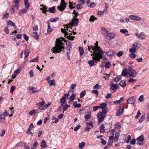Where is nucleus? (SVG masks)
I'll return each mask as SVG.
<instances>
[{
  "label": "nucleus",
  "mask_w": 149,
  "mask_h": 149,
  "mask_svg": "<svg viewBox=\"0 0 149 149\" xmlns=\"http://www.w3.org/2000/svg\"><path fill=\"white\" fill-rule=\"evenodd\" d=\"M20 72L21 69L20 68H19L17 70L15 71L13 74H15L17 76V74L18 73H20Z\"/></svg>",
  "instance_id": "09e8293b"
},
{
  "label": "nucleus",
  "mask_w": 149,
  "mask_h": 149,
  "mask_svg": "<svg viewBox=\"0 0 149 149\" xmlns=\"http://www.w3.org/2000/svg\"><path fill=\"white\" fill-rule=\"evenodd\" d=\"M9 14L8 13H6L3 15L2 17V19H7L9 16Z\"/></svg>",
  "instance_id": "c03bdc74"
},
{
  "label": "nucleus",
  "mask_w": 149,
  "mask_h": 149,
  "mask_svg": "<svg viewBox=\"0 0 149 149\" xmlns=\"http://www.w3.org/2000/svg\"><path fill=\"white\" fill-rule=\"evenodd\" d=\"M43 148L47 147L46 143L44 140H42L40 145Z\"/></svg>",
  "instance_id": "58836bf2"
},
{
  "label": "nucleus",
  "mask_w": 149,
  "mask_h": 149,
  "mask_svg": "<svg viewBox=\"0 0 149 149\" xmlns=\"http://www.w3.org/2000/svg\"><path fill=\"white\" fill-rule=\"evenodd\" d=\"M73 105L74 106L75 108L77 107L80 108L81 106V105L80 104H77V102H75L73 103Z\"/></svg>",
  "instance_id": "2f4dec72"
},
{
  "label": "nucleus",
  "mask_w": 149,
  "mask_h": 149,
  "mask_svg": "<svg viewBox=\"0 0 149 149\" xmlns=\"http://www.w3.org/2000/svg\"><path fill=\"white\" fill-rule=\"evenodd\" d=\"M66 34H65V37H66V38H68V39L72 40H74V36H71L70 35H68V33L67 34L66 33H65Z\"/></svg>",
  "instance_id": "f3484780"
},
{
  "label": "nucleus",
  "mask_w": 149,
  "mask_h": 149,
  "mask_svg": "<svg viewBox=\"0 0 149 149\" xmlns=\"http://www.w3.org/2000/svg\"><path fill=\"white\" fill-rule=\"evenodd\" d=\"M4 30V32L6 33H9V30L8 29V26H6Z\"/></svg>",
  "instance_id": "774afa93"
},
{
  "label": "nucleus",
  "mask_w": 149,
  "mask_h": 149,
  "mask_svg": "<svg viewBox=\"0 0 149 149\" xmlns=\"http://www.w3.org/2000/svg\"><path fill=\"white\" fill-rule=\"evenodd\" d=\"M79 54L80 56H82L84 53V51L83 49L81 47H79Z\"/></svg>",
  "instance_id": "f704fd0d"
},
{
  "label": "nucleus",
  "mask_w": 149,
  "mask_h": 149,
  "mask_svg": "<svg viewBox=\"0 0 149 149\" xmlns=\"http://www.w3.org/2000/svg\"><path fill=\"white\" fill-rule=\"evenodd\" d=\"M67 95V97L68 99L72 101H73L76 96V95L74 94V92L73 91H69L68 92Z\"/></svg>",
  "instance_id": "39448f33"
},
{
  "label": "nucleus",
  "mask_w": 149,
  "mask_h": 149,
  "mask_svg": "<svg viewBox=\"0 0 149 149\" xmlns=\"http://www.w3.org/2000/svg\"><path fill=\"white\" fill-rule=\"evenodd\" d=\"M5 116L3 114H1L0 115V120L2 123L4 122Z\"/></svg>",
  "instance_id": "7c9ffc66"
},
{
  "label": "nucleus",
  "mask_w": 149,
  "mask_h": 149,
  "mask_svg": "<svg viewBox=\"0 0 149 149\" xmlns=\"http://www.w3.org/2000/svg\"><path fill=\"white\" fill-rule=\"evenodd\" d=\"M106 54L107 55L110 56L114 55L115 53L113 52L112 51L110 50L108 52H106Z\"/></svg>",
  "instance_id": "c85d7f7f"
},
{
  "label": "nucleus",
  "mask_w": 149,
  "mask_h": 149,
  "mask_svg": "<svg viewBox=\"0 0 149 149\" xmlns=\"http://www.w3.org/2000/svg\"><path fill=\"white\" fill-rule=\"evenodd\" d=\"M79 22V19L77 18H74L72 20V22L70 24L71 26L72 25L76 26Z\"/></svg>",
  "instance_id": "ddd939ff"
},
{
  "label": "nucleus",
  "mask_w": 149,
  "mask_h": 149,
  "mask_svg": "<svg viewBox=\"0 0 149 149\" xmlns=\"http://www.w3.org/2000/svg\"><path fill=\"white\" fill-rule=\"evenodd\" d=\"M107 104L105 103H102L100 105L99 107L102 109L105 108L107 106Z\"/></svg>",
  "instance_id": "72a5a7b5"
},
{
  "label": "nucleus",
  "mask_w": 149,
  "mask_h": 149,
  "mask_svg": "<svg viewBox=\"0 0 149 149\" xmlns=\"http://www.w3.org/2000/svg\"><path fill=\"white\" fill-rule=\"evenodd\" d=\"M24 53L25 55V57L26 58L29 55L30 53V52L28 51V50H27L26 49L24 51Z\"/></svg>",
  "instance_id": "49530a36"
},
{
  "label": "nucleus",
  "mask_w": 149,
  "mask_h": 149,
  "mask_svg": "<svg viewBox=\"0 0 149 149\" xmlns=\"http://www.w3.org/2000/svg\"><path fill=\"white\" fill-rule=\"evenodd\" d=\"M67 5V3H65V0H61V4L57 8L60 11H63L66 7Z\"/></svg>",
  "instance_id": "20e7f679"
},
{
  "label": "nucleus",
  "mask_w": 149,
  "mask_h": 149,
  "mask_svg": "<svg viewBox=\"0 0 149 149\" xmlns=\"http://www.w3.org/2000/svg\"><path fill=\"white\" fill-rule=\"evenodd\" d=\"M34 126L33 125V123H31L30 125L29 126V127L26 132V133L28 134H29V132H30V131L32 130V128H34Z\"/></svg>",
  "instance_id": "412c9836"
},
{
  "label": "nucleus",
  "mask_w": 149,
  "mask_h": 149,
  "mask_svg": "<svg viewBox=\"0 0 149 149\" xmlns=\"http://www.w3.org/2000/svg\"><path fill=\"white\" fill-rule=\"evenodd\" d=\"M70 52V49L68 48L67 49V54L68 56V59L69 60L70 59V55L69 54Z\"/></svg>",
  "instance_id": "3c124183"
},
{
  "label": "nucleus",
  "mask_w": 149,
  "mask_h": 149,
  "mask_svg": "<svg viewBox=\"0 0 149 149\" xmlns=\"http://www.w3.org/2000/svg\"><path fill=\"white\" fill-rule=\"evenodd\" d=\"M121 75L118 76L114 79V81L116 82H118L121 79Z\"/></svg>",
  "instance_id": "37998d69"
},
{
  "label": "nucleus",
  "mask_w": 149,
  "mask_h": 149,
  "mask_svg": "<svg viewBox=\"0 0 149 149\" xmlns=\"http://www.w3.org/2000/svg\"><path fill=\"white\" fill-rule=\"evenodd\" d=\"M100 131L101 132H103L104 131V127L103 124H102L100 127Z\"/></svg>",
  "instance_id": "c756f323"
},
{
  "label": "nucleus",
  "mask_w": 149,
  "mask_h": 149,
  "mask_svg": "<svg viewBox=\"0 0 149 149\" xmlns=\"http://www.w3.org/2000/svg\"><path fill=\"white\" fill-rule=\"evenodd\" d=\"M120 32L121 33L126 34L127 33H128V31L126 29H121L120 30Z\"/></svg>",
  "instance_id": "603ef678"
},
{
  "label": "nucleus",
  "mask_w": 149,
  "mask_h": 149,
  "mask_svg": "<svg viewBox=\"0 0 149 149\" xmlns=\"http://www.w3.org/2000/svg\"><path fill=\"white\" fill-rule=\"evenodd\" d=\"M127 73L128 74V72L127 70L125 69H124L122 72V75L125 76L127 74Z\"/></svg>",
  "instance_id": "e433bc0d"
},
{
  "label": "nucleus",
  "mask_w": 149,
  "mask_h": 149,
  "mask_svg": "<svg viewBox=\"0 0 149 149\" xmlns=\"http://www.w3.org/2000/svg\"><path fill=\"white\" fill-rule=\"evenodd\" d=\"M32 36L34 37L36 39H38L39 38L38 34L36 32H34L32 33Z\"/></svg>",
  "instance_id": "c9c22d12"
},
{
  "label": "nucleus",
  "mask_w": 149,
  "mask_h": 149,
  "mask_svg": "<svg viewBox=\"0 0 149 149\" xmlns=\"http://www.w3.org/2000/svg\"><path fill=\"white\" fill-rule=\"evenodd\" d=\"M143 95H141L139 97L138 99V101L141 102H143L144 101V99L143 98Z\"/></svg>",
  "instance_id": "a19ab883"
},
{
  "label": "nucleus",
  "mask_w": 149,
  "mask_h": 149,
  "mask_svg": "<svg viewBox=\"0 0 149 149\" xmlns=\"http://www.w3.org/2000/svg\"><path fill=\"white\" fill-rule=\"evenodd\" d=\"M92 59L93 60H91L88 61V63L90 65V67L92 66H93L94 64V60L92 58ZM96 63V62H95Z\"/></svg>",
  "instance_id": "79ce46f5"
},
{
  "label": "nucleus",
  "mask_w": 149,
  "mask_h": 149,
  "mask_svg": "<svg viewBox=\"0 0 149 149\" xmlns=\"http://www.w3.org/2000/svg\"><path fill=\"white\" fill-rule=\"evenodd\" d=\"M38 143L37 141H35V143L33 145L32 147H31V149H35L36 147L38 145Z\"/></svg>",
  "instance_id": "bf43d9fd"
},
{
  "label": "nucleus",
  "mask_w": 149,
  "mask_h": 149,
  "mask_svg": "<svg viewBox=\"0 0 149 149\" xmlns=\"http://www.w3.org/2000/svg\"><path fill=\"white\" fill-rule=\"evenodd\" d=\"M137 81V79H134L133 77H130L128 80L129 82H131L132 83L134 84Z\"/></svg>",
  "instance_id": "6ab92c4d"
},
{
  "label": "nucleus",
  "mask_w": 149,
  "mask_h": 149,
  "mask_svg": "<svg viewBox=\"0 0 149 149\" xmlns=\"http://www.w3.org/2000/svg\"><path fill=\"white\" fill-rule=\"evenodd\" d=\"M86 94V91H84L81 92L80 93V98H81L84 97Z\"/></svg>",
  "instance_id": "8fccbe9b"
},
{
  "label": "nucleus",
  "mask_w": 149,
  "mask_h": 149,
  "mask_svg": "<svg viewBox=\"0 0 149 149\" xmlns=\"http://www.w3.org/2000/svg\"><path fill=\"white\" fill-rule=\"evenodd\" d=\"M115 127L117 129H120L121 128V126L120 124L118 122L114 125Z\"/></svg>",
  "instance_id": "4c0bfd02"
},
{
  "label": "nucleus",
  "mask_w": 149,
  "mask_h": 149,
  "mask_svg": "<svg viewBox=\"0 0 149 149\" xmlns=\"http://www.w3.org/2000/svg\"><path fill=\"white\" fill-rule=\"evenodd\" d=\"M129 56L131 58H135L136 55L133 53H131L130 54Z\"/></svg>",
  "instance_id": "69168bd1"
},
{
  "label": "nucleus",
  "mask_w": 149,
  "mask_h": 149,
  "mask_svg": "<svg viewBox=\"0 0 149 149\" xmlns=\"http://www.w3.org/2000/svg\"><path fill=\"white\" fill-rule=\"evenodd\" d=\"M116 86H118V84H116V86L114 84H113L111 86V89L112 90H114L116 89Z\"/></svg>",
  "instance_id": "864d4df0"
},
{
  "label": "nucleus",
  "mask_w": 149,
  "mask_h": 149,
  "mask_svg": "<svg viewBox=\"0 0 149 149\" xmlns=\"http://www.w3.org/2000/svg\"><path fill=\"white\" fill-rule=\"evenodd\" d=\"M101 33L104 35L105 36L108 33V30L105 28L103 27L101 29Z\"/></svg>",
  "instance_id": "dca6fc26"
},
{
  "label": "nucleus",
  "mask_w": 149,
  "mask_h": 149,
  "mask_svg": "<svg viewBox=\"0 0 149 149\" xmlns=\"http://www.w3.org/2000/svg\"><path fill=\"white\" fill-rule=\"evenodd\" d=\"M24 3L25 7L29 8V4L28 0H24Z\"/></svg>",
  "instance_id": "de8ad7c7"
},
{
  "label": "nucleus",
  "mask_w": 149,
  "mask_h": 149,
  "mask_svg": "<svg viewBox=\"0 0 149 149\" xmlns=\"http://www.w3.org/2000/svg\"><path fill=\"white\" fill-rule=\"evenodd\" d=\"M85 143L84 142H82L81 143H79V147L80 149L83 148L85 145Z\"/></svg>",
  "instance_id": "bb28decb"
},
{
  "label": "nucleus",
  "mask_w": 149,
  "mask_h": 149,
  "mask_svg": "<svg viewBox=\"0 0 149 149\" xmlns=\"http://www.w3.org/2000/svg\"><path fill=\"white\" fill-rule=\"evenodd\" d=\"M110 65L111 64L110 62H108L105 64L104 67L105 68H109Z\"/></svg>",
  "instance_id": "4d7b16f0"
},
{
  "label": "nucleus",
  "mask_w": 149,
  "mask_h": 149,
  "mask_svg": "<svg viewBox=\"0 0 149 149\" xmlns=\"http://www.w3.org/2000/svg\"><path fill=\"white\" fill-rule=\"evenodd\" d=\"M29 90H32L33 91V93H36L38 91V90L36 88L33 87L32 86H30L29 87Z\"/></svg>",
  "instance_id": "cd10ccee"
},
{
  "label": "nucleus",
  "mask_w": 149,
  "mask_h": 149,
  "mask_svg": "<svg viewBox=\"0 0 149 149\" xmlns=\"http://www.w3.org/2000/svg\"><path fill=\"white\" fill-rule=\"evenodd\" d=\"M141 115V113L140 112V110H139L137 112V114L135 116V118H138L139 117H140Z\"/></svg>",
  "instance_id": "e2e57ef3"
},
{
  "label": "nucleus",
  "mask_w": 149,
  "mask_h": 149,
  "mask_svg": "<svg viewBox=\"0 0 149 149\" xmlns=\"http://www.w3.org/2000/svg\"><path fill=\"white\" fill-rule=\"evenodd\" d=\"M52 120H54L53 122V123H56L59 121V120L58 119V118H56V117H53Z\"/></svg>",
  "instance_id": "0e129e2a"
},
{
  "label": "nucleus",
  "mask_w": 149,
  "mask_h": 149,
  "mask_svg": "<svg viewBox=\"0 0 149 149\" xmlns=\"http://www.w3.org/2000/svg\"><path fill=\"white\" fill-rule=\"evenodd\" d=\"M84 117L86 120L87 121L91 118V116L90 115L88 114L85 115Z\"/></svg>",
  "instance_id": "052dcab7"
},
{
  "label": "nucleus",
  "mask_w": 149,
  "mask_h": 149,
  "mask_svg": "<svg viewBox=\"0 0 149 149\" xmlns=\"http://www.w3.org/2000/svg\"><path fill=\"white\" fill-rule=\"evenodd\" d=\"M135 35H136L138 37L142 39H143L146 37V35L143 32H141L140 33H135Z\"/></svg>",
  "instance_id": "1a4fd4ad"
},
{
  "label": "nucleus",
  "mask_w": 149,
  "mask_h": 149,
  "mask_svg": "<svg viewBox=\"0 0 149 149\" xmlns=\"http://www.w3.org/2000/svg\"><path fill=\"white\" fill-rule=\"evenodd\" d=\"M40 6H42V8H41L40 9L42 10V13H46V11H48V10H47V8L45 6H44L43 5H40Z\"/></svg>",
  "instance_id": "2eb2a0df"
},
{
  "label": "nucleus",
  "mask_w": 149,
  "mask_h": 149,
  "mask_svg": "<svg viewBox=\"0 0 149 149\" xmlns=\"http://www.w3.org/2000/svg\"><path fill=\"white\" fill-rule=\"evenodd\" d=\"M55 7L53 6L52 8H50L48 9V11L52 13H55Z\"/></svg>",
  "instance_id": "393cba45"
},
{
  "label": "nucleus",
  "mask_w": 149,
  "mask_h": 149,
  "mask_svg": "<svg viewBox=\"0 0 149 149\" xmlns=\"http://www.w3.org/2000/svg\"><path fill=\"white\" fill-rule=\"evenodd\" d=\"M38 56H37L36 57V58H33V59L30 60L29 61V62H38Z\"/></svg>",
  "instance_id": "13d9d810"
},
{
  "label": "nucleus",
  "mask_w": 149,
  "mask_h": 149,
  "mask_svg": "<svg viewBox=\"0 0 149 149\" xmlns=\"http://www.w3.org/2000/svg\"><path fill=\"white\" fill-rule=\"evenodd\" d=\"M95 19L96 18L94 16L92 15L90 18L89 21L93 22Z\"/></svg>",
  "instance_id": "6e6d98bb"
},
{
  "label": "nucleus",
  "mask_w": 149,
  "mask_h": 149,
  "mask_svg": "<svg viewBox=\"0 0 149 149\" xmlns=\"http://www.w3.org/2000/svg\"><path fill=\"white\" fill-rule=\"evenodd\" d=\"M63 43L62 42V40L60 39L56 40V42L55 47H53L51 51L54 53H59L65 49V47L63 46Z\"/></svg>",
  "instance_id": "f03ea898"
},
{
  "label": "nucleus",
  "mask_w": 149,
  "mask_h": 149,
  "mask_svg": "<svg viewBox=\"0 0 149 149\" xmlns=\"http://www.w3.org/2000/svg\"><path fill=\"white\" fill-rule=\"evenodd\" d=\"M130 19L132 20H136L138 21H140L142 20L141 18L138 16L134 15H130L129 16Z\"/></svg>",
  "instance_id": "6e6552de"
},
{
  "label": "nucleus",
  "mask_w": 149,
  "mask_h": 149,
  "mask_svg": "<svg viewBox=\"0 0 149 149\" xmlns=\"http://www.w3.org/2000/svg\"><path fill=\"white\" fill-rule=\"evenodd\" d=\"M113 136H110L109 138V140L108 142V145H110L112 144L113 142Z\"/></svg>",
  "instance_id": "4be33fe9"
},
{
  "label": "nucleus",
  "mask_w": 149,
  "mask_h": 149,
  "mask_svg": "<svg viewBox=\"0 0 149 149\" xmlns=\"http://www.w3.org/2000/svg\"><path fill=\"white\" fill-rule=\"evenodd\" d=\"M145 118V115H142L141 116V117L140 119H139V122L140 123H141L142 122H143Z\"/></svg>",
  "instance_id": "ea45409f"
},
{
  "label": "nucleus",
  "mask_w": 149,
  "mask_h": 149,
  "mask_svg": "<svg viewBox=\"0 0 149 149\" xmlns=\"http://www.w3.org/2000/svg\"><path fill=\"white\" fill-rule=\"evenodd\" d=\"M128 75L130 77H135L137 75V72L134 69L130 68L128 70Z\"/></svg>",
  "instance_id": "7ed1b4c3"
},
{
  "label": "nucleus",
  "mask_w": 149,
  "mask_h": 149,
  "mask_svg": "<svg viewBox=\"0 0 149 149\" xmlns=\"http://www.w3.org/2000/svg\"><path fill=\"white\" fill-rule=\"evenodd\" d=\"M135 99V97H131L128 99L127 102L128 104H132L134 103Z\"/></svg>",
  "instance_id": "f8f14e48"
},
{
  "label": "nucleus",
  "mask_w": 149,
  "mask_h": 149,
  "mask_svg": "<svg viewBox=\"0 0 149 149\" xmlns=\"http://www.w3.org/2000/svg\"><path fill=\"white\" fill-rule=\"evenodd\" d=\"M137 144L139 146L143 145V141L144 140V138L143 135H141L137 138Z\"/></svg>",
  "instance_id": "0eeeda50"
},
{
  "label": "nucleus",
  "mask_w": 149,
  "mask_h": 149,
  "mask_svg": "<svg viewBox=\"0 0 149 149\" xmlns=\"http://www.w3.org/2000/svg\"><path fill=\"white\" fill-rule=\"evenodd\" d=\"M124 110V106H121L119 109L117 111L116 113V115L117 116H119L122 114Z\"/></svg>",
  "instance_id": "9d476101"
},
{
  "label": "nucleus",
  "mask_w": 149,
  "mask_h": 149,
  "mask_svg": "<svg viewBox=\"0 0 149 149\" xmlns=\"http://www.w3.org/2000/svg\"><path fill=\"white\" fill-rule=\"evenodd\" d=\"M141 115V113L140 112V110H139L137 112V114L135 116V118H138L139 117H140Z\"/></svg>",
  "instance_id": "680f3d73"
},
{
  "label": "nucleus",
  "mask_w": 149,
  "mask_h": 149,
  "mask_svg": "<svg viewBox=\"0 0 149 149\" xmlns=\"http://www.w3.org/2000/svg\"><path fill=\"white\" fill-rule=\"evenodd\" d=\"M97 117L98 119V122L101 123L103 121L105 116L103 115L102 112H100L97 115Z\"/></svg>",
  "instance_id": "423d86ee"
},
{
  "label": "nucleus",
  "mask_w": 149,
  "mask_h": 149,
  "mask_svg": "<svg viewBox=\"0 0 149 149\" xmlns=\"http://www.w3.org/2000/svg\"><path fill=\"white\" fill-rule=\"evenodd\" d=\"M116 34L114 33H110L105 36V38L106 39H111L113 38L115 36Z\"/></svg>",
  "instance_id": "9b49d317"
},
{
  "label": "nucleus",
  "mask_w": 149,
  "mask_h": 149,
  "mask_svg": "<svg viewBox=\"0 0 149 149\" xmlns=\"http://www.w3.org/2000/svg\"><path fill=\"white\" fill-rule=\"evenodd\" d=\"M66 97H67V95L65 94L64 95V96L60 100L61 103L62 104H65V101Z\"/></svg>",
  "instance_id": "a211bd4d"
},
{
  "label": "nucleus",
  "mask_w": 149,
  "mask_h": 149,
  "mask_svg": "<svg viewBox=\"0 0 149 149\" xmlns=\"http://www.w3.org/2000/svg\"><path fill=\"white\" fill-rule=\"evenodd\" d=\"M119 85L121 87H124L126 86V84L124 81H121L119 83Z\"/></svg>",
  "instance_id": "5701e85b"
},
{
  "label": "nucleus",
  "mask_w": 149,
  "mask_h": 149,
  "mask_svg": "<svg viewBox=\"0 0 149 149\" xmlns=\"http://www.w3.org/2000/svg\"><path fill=\"white\" fill-rule=\"evenodd\" d=\"M59 19L58 17H56L55 18H51L50 21L51 22H55L56 21H57Z\"/></svg>",
  "instance_id": "a18cd8bd"
},
{
  "label": "nucleus",
  "mask_w": 149,
  "mask_h": 149,
  "mask_svg": "<svg viewBox=\"0 0 149 149\" xmlns=\"http://www.w3.org/2000/svg\"><path fill=\"white\" fill-rule=\"evenodd\" d=\"M7 24L8 25H10V26H13L14 27H15V23L14 22H13L11 21V20H8L7 22Z\"/></svg>",
  "instance_id": "aec40b11"
},
{
  "label": "nucleus",
  "mask_w": 149,
  "mask_h": 149,
  "mask_svg": "<svg viewBox=\"0 0 149 149\" xmlns=\"http://www.w3.org/2000/svg\"><path fill=\"white\" fill-rule=\"evenodd\" d=\"M29 8L25 7L24 8L21 10L19 11V14L20 16H22V15L23 14L26 12L29 9Z\"/></svg>",
  "instance_id": "4468645a"
},
{
  "label": "nucleus",
  "mask_w": 149,
  "mask_h": 149,
  "mask_svg": "<svg viewBox=\"0 0 149 149\" xmlns=\"http://www.w3.org/2000/svg\"><path fill=\"white\" fill-rule=\"evenodd\" d=\"M48 24V29H47V32L48 33H49L52 31V29L50 27V23L49 22H47Z\"/></svg>",
  "instance_id": "473e14b6"
},
{
  "label": "nucleus",
  "mask_w": 149,
  "mask_h": 149,
  "mask_svg": "<svg viewBox=\"0 0 149 149\" xmlns=\"http://www.w3.org/2000/svg\"><path fill=\"white\" fill-rule=\"evenodd\" d=\"M120 130H118L116 132L115 134V136L119 137L120 135Z\"/></svg>",
  "instance_id": "338daca9"
},
{
  "label": "nucleus",
  "mask_w": 149,
  "mask_h": 149,
  "mask_svg": "<svg viewBox=\"0 0 149 149\" xmlns=\"http://www.w3.org/2000/svg\"><path fill=\"white\" fill-rule=\"evenodd\" d=\"M129 51L131 53H134L136 52V49L135 47H132L129 49Z\"/></svg>",
  "instance_id": "a878e982"
},
{
  "label": "nucleus",
  "mask_w": 149,
  "mask_h": 149,
  "mask_svg": "<svg viewBox=\"0 0 149 149\" xmlns=\"http://www.w3.org/2000/svg\"><path fill=\"white\" fill-rule=\"evenodd\" d=\"M48 83L50 86L55 85L56 84L55 81L54 79L51 80H49L48 81Z\"/></svg>",
  "instance_id": "b1692460"
},
{
  "label": "nucleus",
  "mask_w": 149,
  "mask_h": 149,
  "mask_svg": "<svg viewBox=\"0 0 149 149\" xmlns=\"http://www.w3.org/2000/svg\"><path fill=\"white\" fill-rule=\"evenodd\" d=\"M95 45V46H92L91 47L88 46V50L90 51V52H92L91 50L93 51V52L91 54V55L93 57L92 58L95 61L96 63H97V61H100L102 58V54L104 52L101 48L97 46L98 41H96Z\"/></svg>",
  "instance_id": "f257e3e1"
},
{
  "label": "nucleus",
  "mask_w": 149,
  "mask_h": 149,
  "mask_svg": "<svg viewBox=\"0 0 149 149\" xmlns=\"http://www.w3.org/2000/svg\"><path fill=\"white\" fill-rule=\"evenodd\" d=\"M123 53H124L123 51H120L118 52L116 55L117 56L120 57L123 55Z\"/></svg>",
  "instance_id": "5fc2aeb1"
}]
</instances>
